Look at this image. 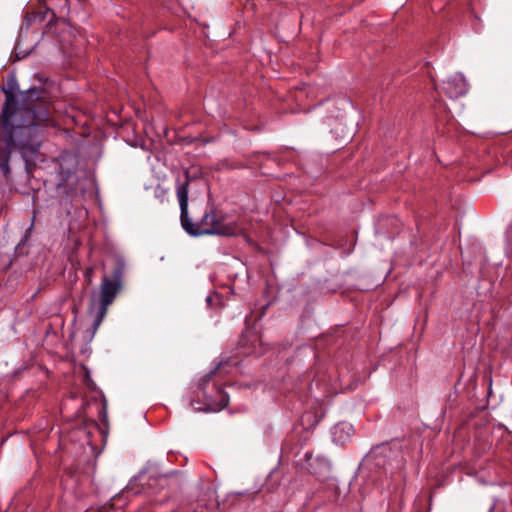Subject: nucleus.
I'll use <instances>...</instances> for the list:
<instances>
[{"label": "nucleus", "mask_w": 512, "mask_h": 512, "mask_svg": "<svg viewBox=\"0 0 512 512\" xmlns=\"http://www.w3.org/2000/svg\"><path fill=\"white\" fill-rule=\"evenodd\" d=\"M220 365L217 366L215 369L210 371L208 374L204 375L200 381H199V388L203 391L204 397L206 399V406L203 409H200L204 412H217L224 409L229 402V396L228 394L220 389L219 387L216 388V393L218 400L212 399L211 396L206 395V386L207 384L212 380L213 376L215 375L216 371L219 369Z\"/></svg>", "instance_id": "nucleus-5"}, {"label": "nucleus", "mask_w": 512, "mask_h": 512, "mask_svg": "<svg viewBox=\"0 0 512 512\" xmlns=\"http://www.w3.org/2000/svg\"><path fill=\"white\" fill-rule=\"evenodd\" d=\"M406 460L398 444H381L375 447L365 458V465L371 470H382L386 475L403 477Z\"/></svg>", "instance_id": "nucleus-4"}, {"label": "nucleus", "mask_w": 512, "mask_h": 512, "mask_svg": "<svg viewBox=\"0 0 512 512\" xmlns=\"http://www.w3.org/2000/svg\"><path fill=\"white\" fill-rule=\"evenodd\" d=\"M248 353H253V354H256V355H260L263 353V350L260 349L259 351H256V350H248L247 351Z\"/></svg>", "instance_id": "nucleus-11"}, {"label": "nucleus", "mask_w": 512, "mask_h": 512, "mask_svg": "<svg viewBox=\"0 0 512 512\" xmlns=\"http://www.w3.org/2000/svg\"><path fill=\"white\" fill-rule=\"evenodd\" d=\"M329 500H330L331 502H336V501L338 500V497L335 495V496H333V497L329 498Z\"/></svg>", "instance_id": "nucleus-12"}, {"label": "nucleus", "mask_w": 512, "mask_h": 512, "mask_svg": "<svg viewBox=\"0 0 512 512\" xmlns=\"http://www.w3.org/2000/svg\"><path fill=\"white\" fill-rule=\"evenodd\" d=\"M305 457L308 462V470L310 473L318 477H327L331 469V463L328 458L318 456L312 459L311 456H308V453L305 454Z\"/></svg>", "instance_id": "nucleus-7"}, {"label": "nucleus", "mask_w": 512, "mask_h": 512, "mask_svg": "<svg viewBox=\"0 0 512 512\" xmlns=\"http://www.w3.org/2000/svg\"><path fill=\"white\" fill-rule=\"evenodd\" d=\"M58 9L60 14L69 13L71 0H46Z\"/></svg>", "instance_id": "nucleus-9"}, {"label": "nucleus", "mask_w": 512, "mask_h": 512, "mask_svg": "<svg viewBox=\"0 0 512 512\" xmlns=\"http://www.w3.org/2000/svg\"><path fill=\"white\" fill-rule=\"evenodd\" d=\"M93 274H94V268L93 267H89L85 270V273H84V276L87 280V282L89 284L92 283V279H93Z\"/></svg>", "instance_id": "nucleus-10"}, {"label": "nucleus", "mask_w": 512, "mask_h": 512, "mask_svg": "<svg viewBox=\"0 0 512 512\" xmlns=\"http://www.w3.org/2000/svg\"><path fill=\"white\" fill-rule=\"evenodd\" d=\"M190 176L188 171L183 172V180L180 176L176 182V195L180 206V219L182 228L191 236L218 235L236 236L241 232L237 222L228 220L226 215H218L213 208L204 212L198 222H193L188 214V194Z\"/></svg>", "instance_id": "nucleus-2"}, {"label": "nucleus", "mask_w": 512, "mask_h": 512, "mask_svg": "<svg viewBox=\"0 0 512 512\" xmlns=\"http://www.w3.org/2000/svg\"><path fill=\"white\" fill-rule=\"evenodd\" d=\"M330 485H331V487H332V488H334L335 490H337V486H336V484H335L334 482H333V483H331Z\"/></svg>", "instance_id": "nucleus-13"}, {"label": "nucleus", "mask_w": 512, "mask_h": 512, "mask_svg": "<svg viewBox=\"0 0 512 512\" xmlns=\"http://www.w3.org/2000/svg\"><path fill=\"white\" fill-rule=\"evenodd\" d=\"M241 344H242V345H246V344H245V339H244V338H243V339H241Z\"/></svg>", "instance_id": "nucleus-16"}, {"label": "nucleus", "mask_w": 512, "mask_h": 512, "mask_svg": "<svg viewBox=\"0 0 512 512\" xmlns=\"http://www.w3.org/2000/svg\"><path fill=\"white\" fill-rule=\"evenodd\" d=\"M5 87L0 84V91L4 93Z\"/></svg>", "instance_id": "nucleus-14"}, {"label": "nucleus", "mask_w": 512, "mask_h": 512, "mask_svg": "<svg viewBox=\"0 0 512 512\" xmlns=\"http://www.w3.org/2000/svg\"><path fill=\"white\" fill-rule=\"evenodd\" d=\"M126 263L122 257L115 258V266L110 276L104 275L100 284L99 298L91 304L90 311L94 312V321L91 329L86 331V338L91 341L105 318L108 306L112 304L116 295L123 286V276Z\"/></svg>", "instance_id": "nucleus-3"}, {"label": "nucleus", "mask_w": 512, "mask_h": 512, "mask_svg": "<svg viewBox=\"0 0 512 512\" xmlns=\"http://www.w3.org/2000/svg\"><path fill=\"white\" fill-rule=\"evenodd\" d=\"M211 300H212V298L210 296H207L206 301L210 302Z\"/></svg>", "instance_id": "nucleus-15"}, {"label": "nucleus", "mask_w": 512, "mask_h": 512, "mask_svg": "<svg viewBox=\"0 0 512 512\" xmlns=\"http://www.w3.org/2000/svg\"><path fill=\"white\" fill-rule=\"evenodd\" d=\"M441 90L448 97L454 99L467 93L468 84L462 73H455L442 82Z\"/></svg>", "instance_id": "nucleus-6"}, {"label": "nucleus", "mask_w": 512, "mask_h": 512, "mask_svg": "<svg viewBox=\"0 0 512 512\" xmlns=\"http://www.w3.org/2000/svg\"><path fill=\"white\" fill-rule=\"evenodd\" d=\"M331 434L335 443L344 444L354 434V428L350 423L340 422L332 428Z\"/></svg>", "instance_id": "nucleus-8"}, {"label": "nucleus", "mask_w": 512, "mask_h": 512, "mask_svg": "<svg viewBox=\"0 0 512 512\" xmlns=\"http://www.w3.org/2000/svg\"><path fill=\"white\" fill-rule=\"evenodd\" d=\"M17 90V79L11 74L0 114V171L5 176L10 174L12 150L18 151L27 164L38 158L42 130L50 116L42 89L34 87L16 94Z\"/></svg>", "instance_id": "nucleus-1"}]
</instances>
